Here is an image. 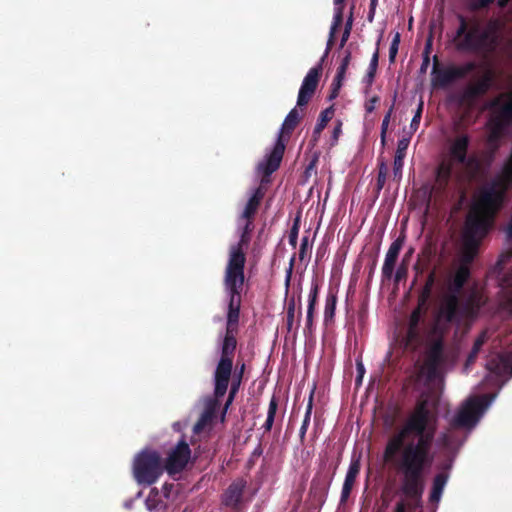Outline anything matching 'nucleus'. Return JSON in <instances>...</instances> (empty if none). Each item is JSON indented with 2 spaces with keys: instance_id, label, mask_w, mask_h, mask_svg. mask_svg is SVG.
I'll return each instance as SVG.
<instances>
[{
  "instance_id": "1",
  "label": "nucleus",
  "mask_w": 512,
  "mask_h": 512,
  "mask_svg": "<svg viewBox=\"0 0 512 512\" xmlns=\"http://www.w3.org/2000/svg\"><path fill=\"white\" fill-rule=\"evenodd\" d=\"M485 303L477 290L459 300L451 294L441 303L435 320L427 323L421 306L409 319L404 338L407 348L424 346L425 356L415 366L412 385L419 392V403L402 427L388 441L384 459L401 475L399 500L395 512H413L419 505L424 489V473L433 461L431 446L436 431L432 408L438 399L441 372L445 360L443 337L447 326L467 328Z\"/></svg>"
},
{
  "instance_id": "2",
  "label": "nucleus",
  "mask_w": 512,
  "mask_h": 512,
  "mask_svg": "<svg viewBox=\"0 0 512 512\" xmlns=\"http://www.w3.org/2000/svg\"><path fill=\"white\" fill-rule=\"evenodd\" d=\"M495 397L496 394L470 396L451 418L450 427L438 438L437 446L444 451L448 461L444 464L443 470L437 473L434 478L430 494L432 503H439L449 478L447 470L451 467L455 453L466 438L461 430H472Z\"/></svg>"
},
{
  "instance_id": "3",
  "label": "nucleus",
  "mask_w": 512,
  "mask_h": 512,
  "mask_svg": "<svg viewBox=\"0 0 512 512\" xmlns=\"http://www.w3.org/2000/svg\"><path fill=\"white\" fill-rule=\"evenodd\" d=\"M506 235L512 245V226H507ZM496 270L501 287L500 309L512 314V253L501 257ZM488 374L482 386L484 388L501 387L506 376H512V351L508 355H491L486 364Z\"/></svg>"
},
{
  "instance_id": "4",
  "label": "nucleus",
  "mask_w": 512,
  "mask_h": 512,
  "mask_svg": "<svg viewBox=\"0 0 512 512\" xmlns=\"http://www.w3.org/2000/svg\"><path fill=\"white\" fill-rule=\"evenodd\" d=\"M244 263L245 256L241 245L233 246L230 249L229 261L226 267L224 285L229 296L226 335L222 343L221 358H232L236 348L234 336L239 318L241 303V292L244 285Z\"/></svg>"
},
{
  "instance_id": "5",
  "label": "nucleus",
  "mask_w": 512,
  "mask_h": 512,
  "mask_svg": "<svg viewBox=\"0 0 512 512\" xmlns=\"http://www.w3.org/2000/svg\"><path fill=\"white\" fill-rule=\"evenodd\" d=\"M512 189V152L501 172L475 194L467 212L465 224H489L504 200L505 193Z\"/></svg>"
},
{
  "instance_id": "6",
  "label": "nucleus",
  "mask_w": 512,
  "mask_h": 512,
  "mask_svg": "<svg viewBox=\"0 0 512 512\" xmlns=\"http://www.w3.org/2000/svg\"><path fill=\"white\" fill-rule=\"evenodd\" d=\"M459 19L460 25L454 38L455 46L459 51L476 53L483 57H488L496 51L500 43L499 20L492 19L481 29L477 25L469 28L462 16Z\"/></svg>"
},
{
  "instance_id": "7",
  "label": "nucleus",
  "mask_w": 512,
  "mask_h": 512,
  "mask_svg": "<svg viewBox=\"0 0 512 512\" xmlns=\"http://www.w3.org/2000/svg\"><path fill=\"white\" fill-rule=\"evenodd\" d=\"M285 145L278 137L273 149L265 155L262 161L257 165V170L263 175L260 185L257 188L251 189L248 193V199L240 212V219L249 224L256 214L259 205L266 193V184L269 182L268 177L278 169L283 158Z\"/></svg>"
},
{
  "instance_id": "8",
  "label": "nucleus",
  "mask_w": 512,
  "mask_h": 512,
  "mask_svg": "<svg viewBox=\"0 0 512 512\" xmlns=\"http://www.w3.org/2000/svg\"><path fill=\"white\" fill-rule=\"evenodd\" d=\"M489 226H463L460 236V260L451 286L458 292L469 276V264L478 253L481 241L487 236Z\"/></svg>"
},
{
  "instance_id": "9",
  "label": "nucleus",
  "mask_w": 512,
  "mask_h": 512,
  "mask_svg": "<svg viewBox=\"0 0 512 512\" xmlns=\"http://www.w3.org/2000/svg\"><path fill=\"white\" fill-rule=\"evenodd\" d=\"M232 358H221L215 370V396L220 398L227 391L229 379L232 372ZM219 408L218 399H206L204 402V410L199 421L194 426V433L199 435L210 428L216 411Z\"/></svg>"
},
{
  "instance_id": "10",
  "label": "nucleus",
  "mask_w": 512,
  "mask_h": 512,
  "mask_svg": "<svg viewBox=\"0 0 512 512\" xmlns=\"http://www.w3.org/2000/svg\"><path fill=\"white\" fill-rule=\"evenodd\" d=\"M160 455L153 450H143L134 459L133 475L139 484L151 485L163 473Z\"/></svg>"
},
{
  "instance_id": "11",
  "label": "nucleus",
  "mask_w": 512,
  "mask_h": 512,
  "mask_svg": "<svg viewBox=\"0 0 512 512\" xmlns=\"http://www.w3.org/2000/svg\"><path fill=\"white\" fill-rule=\"evenodd\" d=\"M469 145V137L461 134L455 137L450 143L449 147V161L442 162L437 170V183L443 186L454 174V165L467 167L469 162L467 160V149Z\"/></svg>"
},
{
  "instance_id": "12",
  "label": "nucleus",
  "mask_w": 512,
  "mask_h": 512,
  "mask_svg": "<svg viewBox=\"0 0 512 512\" xmlns=\"http://www.w3.org/2000/svg\"><path fill=\"white\" fill-rule=\"evenodd\" d=\"M190 459L191 451L189 445L181 440L177 446L169 452L164 469L169 475H175L187 466Z\"/></svg>"
},
{
  "instance_id": "13",
  "label": "nucleus",
  "mask_w": 512,
  "mask_h": 512,
  "mask_svg": "<svg viewBox=\"0 0 512 512\" xmlns=\"http://www.w3.org/2000/svg\"><path fill=\"white\" fill-rule=\"evenodd\" d=\"M322 72V65L319 63L317 66L311 68L307 75L304 77L300 87L297 99V106H305L308 104L318 86L319 78Z\"/></svg>"
},
{
  "instance_id": "14",
  "label": "nucleus",
  "mask_w": 512,
  "mask_h": 512,
  "mask_svg": "<svg viewBox=\"0 0 512 512\" xmlns=\"http://www.w3.org/2000/svg\"><path fill=\"white\" fill-rule=\"evenodd\" d=\"M502 101V96H500L492 102L494 110L499 109V116L497 117L496 127L491 133V141L497 139L501 129L512 120V101H505L503 103Z\"/></svg>"
},
{
  "instance_id": "15",
  "label": "nucleus",
  "mask_w": 512,
  "mask_h": 512,
  "mask_svg": "<svg viewBox=\"0 0 512 512\" xmlns=\"http://www.w3.org/2000/svg\"><path fill=\"white\" fill-rule=\"evenodd\" d=\"M405 240V230L402 229L398 238L391 244L388 249V252L385 257V261L382 267L383 274L386 276H391L396 260L398 258L399 252L403 246Z\"/></svg>"
},
{
  "instance_id": "16",
  "label": "nucleus",
  "mask_w": 512,
  "mask_h": 512,
  "mask_svg": "<svg viewBox=\"0 0 512 512\" xmlns=\"http://www.w3.org/2000/svg\"><path fill=\"white\" fill-rule=\"evenodd\" d=\"M360 468V456H353L342 487L341 502H345L348 499L356 478L359 475Z\"/></svg>"
},
{
  "instance_id": "17",
  "label": "nucleus",
  "mask_w": 512,
  "mask_h": 512,
  "mask_svg": "<svg viewBox=\"0 0 512 512\" xmlns=\"http://www.w3.org/2000/svg\"><path fill=\"white\" fill-rule=\"evenodd\" d=\"M410 138L403 137L398 141L397 144V150L394 157V163H393V173L394 177L397 180L401 179L402 176V169L404 165V158L406 155V150L409 146Z\"/></svg>"
},
{
  "instance_id": "18",
  "label": "nucleus",
  "mask_w": 512,
  "mask_h": 512,
  "mask_svg": "<svg viewBox=\"0 0 512 512\" xmlns=\"http://www.w3.org/2000/svg\"><path fill=\"white\" fill-rule=\"evenodd\" d=\"M334 1V16L333 21L330 27V33H329V39L327 42V49L325 55L328 53V50L330 49L335 33L337 29L340 27L343 21V10H344V0H333Z\"/></svg>"
},
{
  "instance_id": "19",
  "label": "nucleus",
  "mask_w": 512,
  "mask_h": 512,
  "mask_svg": "<svg viewBox=\"0 0 512 512\" xmlns=\"http://www.w3.org/2000/svg\"><path fill=\"white\" fill-rule=\"evenodd\" d=\"M433 84L435 86L445 87L457 80L453 67L437 68L434 66L432 71Z\"/></svg>"
},
{
  "instance_id": "20",
  "label": "nucleus",
  "mask_w": 512,
  "mask_h": 512,
  "mask_svg": "<svg viewBox=\"0 0 512 512\" xmlns=\"http://www.w3.org/2000/svg\"><path fill=\"white\" fill-rule=\"evenodd\" d=\"M245 482L243 480H237L232 483L224 494L223 501L227 506H236L242 496Z\"/></svg>"
},
{
  "instance_id": "21",
  "label": "nucleus",
  "mask_w": 512,
  "mask_h": 512,
  "mask_svg": "<svg viewBox=\"0 0 512 512\" xmlns=\"http://www.w3.org/2000/svg\"><path fill=\"white\" fill-rule=\"evenodd\" d=\"M493 82V75L491 71L485 72L474 84L471 85L470 90L473 96H480L485 94L491 87Z\"/></svg>"
},
{
  "instance_id": "22",
  "label": "nucleus",
  "mask_w": 512,
  "mask_h": 512,
  "mask_svg": "<svg viewBox=\"0 0 512 512\" xmlns=\"http://www.w3.org/2000/svg\"><path fill=\"white\" fill-rule=\"evenodd\" d=\"M145 503L147 509L151 512H160L166 506V502L162 499V496L156 489H152L150 491Z\"/></svg>"
},
{
  "instance_id": "23",
  "label": "nucleus",
  "mask_w": 512,
  "mask_h": 512,
  "mask_svg": "<svg viewBox=\"0 0 512 512\" xmlns=\"http://www.w3.org/2000/svg\"><path fill=\"white\" fill-rule=\"evenodd\" d=\"M489 337V332L483 331L475 340L472 351L468 355L467 362H466V369L474 362V360L477 357L478 352L480 351L482 345L487 341Z\"/></svg>"
},
{
  "instance_id": "24",
  "label": "nucleus",
  "mask_w": 512,
  "mask_h": 512,
  "mask_svg": "<svg viewBox=\"0 0 512 512\" xmlns=\"http://www.w3.org/2000/svg\"><path fill=\"white\" fill-rule=\"evenodd\" d=\"M510 0H470L469 8L472 11H480L488 8L492 3L496 2L498 7L504 8Z\"/></svg>"
},
{
  "instance_id": "25",
  "label": "nucleus",
  "mask_w": 512,
  "mask_h": 512,
  "mask_svg": "<svg viewBox=\"0 0 512 512\" xmlns=\"http://www.w3.org/2000/svg\"><path fill=\"white\" fill-rule=\"evenodd\" d=\"M300 119V113L296 108L292 109L289 114L286 116L284 123L282 125V131L290 132L297 125Z\"/></svg>"
},
{
  "instance_id": "26",
  "label": "nucleus",
  "mask_w": 512,
  "mask_h": 512,
  "mask_svg": "<svg viewBox=\"0 0 512 512\" xmlns=\"http://www.w3.org/2000/svg\"><path fill=\"white\" fill-rule=\"evenodd\" d=\"M349 61H350V53H348L343 58L342 63L337 70V74H336V77H335L334 83H333V85H335V90L340 87V83H341L342 79L344 78L346 69L349 65Z\"/></svg>"
},
{
  "instance_id": "27",
  "label": "nucleus",
  "mask_w": 512,
  "mask_h": 512,
  "mask_svg": "<svg viewBox=\"0 0 512 512\" xmlns=\"http://www.w3.org/2000/svg\"><path fill=\"white\" fill-rule=\"evenodd\" d=\"M457 79L464 78L469 73L475 70L476 64L474 62H467L461 66H452Z\"/></svg>"
},
{
  "instance_id": "28",
  "label": "nucleus",
  "mask_w": 512,
  "mask_h": 512,
  "mask_svg": "<svg viewBox=\"0 0 512 512\" xmlns=\"http://www.w3.org/2000/svg\"><path fill=\"white\" fill-rule=\"evenodd\" d=\"M335 307H336V297L334 295H329L326 298V303H325V311H324L325 321H327L333 317Z\"/></svg>"
},
{
  "instance_id": "29",
  "label": "nucleus",
  "mask_w": 512,
  "mask_h": 512,
  "mask_svg": "<svg viewBox=\"0 0 512 512\" xmlns=\"http://www.w3.org/2000/svg\"><path fill=\"white\" fill-rule=\"evenodd\" d=\"M331 117H332V111L330 109L324 110L320 115V118H319L318 123L314 130V133H320L325 128L327 122L331 119Z\"/></svg>"
},
{
  "instance_id": "30",
  "label": "nucleus",
  "mask_w": 512,
  "mask_h": 512,
  "mask_svg": "<svg viewBox=\"0 0 512 512\" xmlns=\"http://www.w3.org/2000/svg\"><path fill=\"white\" fill-rule=\"evenodd\" d=\"M422 111H423V102L420 101L419 105H418V108L415 112V115L411 121V124H410V130H411V134L414 133L418 127H419V124H420V121H421V116H422Z\"/></svg>"
},
{
  "instance_id": "31",
  "label": "nucleus",
  "mask_w": 512,
  "mask_h": 512,
  "mask_svg": "<svg viewBox=\"0 0 512 512\" xmlns=\"http://www.w3.org/2000/svg\"><path fill=\"white\" fill-rule=\"evenodd\" d=\"M392 111H393V106L390 107L389 111L384 116V119H383L382 124H381V143H382V145H385L386 133H387V130H388V126H389V122H390V119H391Z\"/></svg>"
},
{
  "instance_id": "32",
  "label": "nucleus",
  "mask_w": 512,
  "mask_h": 512,
  "mask_svg": "<svg viewBox=\"0 0 512 512\" xmlns=\"http://www.w3.org/2000/svg\"><path fill=\"white\" fill-rule=\"evenodd\" d=\"M239 384H240V380H237V381H234L231 385V389H230V393H229V397L227 399V402L225 404V409H224V412H223V415L221 417V421L224 420V415H225V412L228 408V406L232 403L233 399H234V396L235 394L237 393L238 391V388H239Z\"/></svg>"
},
{
  "instance_id": "33",
  "label": "nucleus",
  "mask_w": 512,
  "mask_h": 512,
  "mask_svg": "<svg viewBox=\"0 0 512 512\" xmlns=\"http://www.w3.org/2000/svg\"><path fill=\"white\" fill-rule=\"evenodd\" d=\"M276 407H277V405H276L275 401L272 400L269 405L268 415H267V419L265 422V426L267 429H270L273 424L274 416L276 413Z\"/></svg>"
},
{
  "instance_id": "34",
  "label": "nucleus",
  "mask_w": 512,
  "mask_h": 512,
  "mask_svg": "<svg viewBox=\"0 0 512 512\" xmlns=\"http://www.w3.org/2000/svg\"><path fill=\"white\" fill-rule=\"evenodd\" d=\"M386 174H387V166L384 163H381V165L379 167V174H378V185L380 188H382L385 183Z\"/></svg>"
},
{
  "instance_id": "35",
  "label": "nucleus",
  "mask_w": 512,
  "mask_h": 512,
  "mask_svg": "<svg viewBox=\"0 0 512 512\" xmlns=\"http://www.w3.org/2000/svg\"><path fill=\"white\" fill-rule=\"evenodd\" d=\"M398 44H399V34H396L395 38L393 39L392 43H391V46H390V51H389V55H390V60L393 61L396 54H397V51H398Z\"/></svg>"
},
{
  "instance_id": "36",
  "label": "nucleus",
  "mask_w": 512,
  "mask_h": 512,
  "mask_svg": "<svg viewBox=\"0 0 512 512\" xmlns=\"http://www.w3.org/2000/svg\"><path fill=\"white\" fill-rule=\"evenodd\" d=\"M317 292H318V289L316 286L311 289V291L309 293V303H308L309 307L314 308L315 303H316Z\"/></svg>"
},
{
  "instance_id": "37",
  "label": "nucleus",
  "mask_w": 512,
  "mask_h": 512,
  "mask_svg": "<svg viewBox=\"0 0 512 512\" xmlns=\"http://www.w3.org/2000/svg\"><path fill=\"white\" fill-rule=\"evenodd\" d=\"M298 233H299V226H292V230L290 233V243L292 245L296 244Z\"/></svg>"
},
{
  "instance_id": "38",
  "label": "nucleus",
  "mask_w": 512,
  "mask_h": 512,
  "mask_svg": "<svg viewBox=\"0 0 512 512\" xmlns=\"http://www.w3.org/2000/svg\"><path fill=\"white\" fill-rule=\"evenodd\" d=\"M377 63H378V54H377V53H375V54L373 55V58H372L371 63H370V71H369V76H370V77H373V75H374V70H375V68H376V66H377Z\"/></svg>"
},
{
  "instance_id": "39",
  "label": "nucleus",
  "mask_w": 512,
  "mask_h": 512,
  "mask_svg": "<svg viewBox=\"0 0 512 512\" xmlns=\"http://www.w3.org/2000/svg\"><path fill=\"white\" fill-rule=\"evenodd\" d=\"M311 408H312V406H311V403H310L309 406H308V409H307L304 421H303L302 429H301L303 433L305 432L306 426H307V424H308V422L310 420Z\"/></svg>"
},
{
  "instance_id": "40",
  "label": "nucleus",
  "mask_w": 512,
  "mask_h": 512,
  "mask_svg": "<svg viewBox=\"0 0 512 512\" xmlns=\"http://www.w3.org/2000/svg\"><path fill=\"white\" fill-rule=\"evenodd\" d=\"M310 246L309 236L306 235L302 238L301 242V250L304 251L306 248Z\"/></svg>"
},
{
  "instance_id": "41",
  "label": "nucleus",
  "mask_w": 512,
  "mask_h": 512,
  "mask_svg": "<svg viewBox=\"0 0 512 512\" xmlns=\"http://www.w3.org/2000/svg\"><path fill=\"white\" fill-rule=\"evenodd\" d=\"M376 101H377V98H373L370 100L369 103L366 104L367 112H372L374 110Z\"/></svg>"
},
{
  "instance_id": "42",
  "label": "nucleus",
  "mask_w": 512,
  "mask_h": 512,
  "mask_svg": "<svg viewBox=\"0 0 512 512\" xmlns=\"http://www.w3.org/2000/svg\"><path fill=\"white\" fill-rule=\"evenodd\" d=\"M173 488V484L165 483L163 486V494L165 498L169 497V491Z\"/></svg>"
},
{
  "instance_id": "43",
  "label": "nucleus",
  "mask_w": 512,
  "mask_h": 512,
  "mask_svg": "<svg viewBox=\"0 0 512 512\" xmlns=\"http://www.w3.org/2000/svg\"><path fill=\"white\" fill-rule=\"evenodd\" d=\"M352 24H353V17H352V12H351L350 16L348 17L347 22L345 24V30L351 31Z\"/></svg>"
},
{
  "instance_id": "44",
  "label": "nucleus",
  "mask_w": 512,
  "mask_h": 512,
  "mask_svg": "<svg viewBox=\"0 0 512 512\" xmlns=\"http://www.w3.org/2000/svg\"><path fill=\"white\" fill-rule=\"evenodd\" d=\"M350 32L351 31H348V30H345L344 29V32H343V35H342V39H341V46H344V44L347 42L349 36H350Z\"/></svg>"
},
{
  "instance_id": "45",
  "label": "nucleus",
  "mask_w": 512,
  "mask_h": 512,
  "mask_svg": "<svg viewBox=\"0 0 512 512\" xmlns=\"http://www.w3.org/2000/svg\"><path fill=\"white\" fill-rule=\"evenodd\" d=\"M313 310H314V308H313V307H309V306H308V310H307V324H308V325H310V324H311V322H312Z\"/></svg>"
},
{
  "instance_id": "46",
  "label": "nucleus",
  "mask_w": 512,
  "mask_h": 512,
  "mask_svg": "<svg viewBox=\"0 0 512 512\" xmlns=\"http://www.w3.org/2000/svg\"><path fill=\"white\" fill-rule=\"evenodd\" d=\"M341 133V124L339 123L335 128H334V131H333V138L335 140L338 139L339 135Z\"/></svg>"
},
{
  "instance_id": "47",
  "label": "nucleus",
  "mask_w": 512,
  "mask_h": 512,
  "mask_svg": "<svg viewBox=\"0 0 512 512\" xmlns=\"http://www.w3.org/2000/svg\"><path fill=\"white\" fill-rule=\"evenodd\" d=\"M358 369H359V372H363V366L362 365H358Z\"/></svg>"
},
{
  "instance_id": "48",
  "label": "nucleus",
  "mask_w": 512,
  "mask_h": 512,
  "mask_svg": "<svg viewBox=\"0 0 512 512\" xmlns=\"http://www.w3.org/2000/svg\"><path fill=\"white\" fill-rule=\"evenodd\" d=\"M377 0H371V6L373 7L376 4Z\"/></svg>"
},
{
  "instance_id": "49",
  "label": "nucleus",
  "mask_w": 512,
  "mask_h": 512,
  "mask_svg": "<svg viewBox=\"0 0 512 512\" xmlns=\"http://www.w3.org/2000/svg\"><path fill=\"white\" fill-rule=\"evenodd\" d=\"M178 426H179V424H178V423L174 424V428H175V429H178Z\"/></svg>"
},
{
  "instance_id": "50",
  "label": "nucleus",
  "mask_w": 512,
  "mask_h": 512,
  "mask_svg": "<svg viewBox=\"0 0 512 512\" xmlns=\"http://www.w3.org/2000/svg\"><path fill=\"white\" fill-rule=\"evenodd\" d=\"M298 221H299V218L297 217V218L295 219L294 224H298Z\"/></svg>"
},
{
  "instance_id": "51",
  "label": "nucleus",
  "mask_w": 512,
  "mask_h": 512,
  "mask_svg": "<svg viewBox=\"0 0 512 512\" xmlns=\"http://www.w3.org/2000/svg\"><path fill=\"white\" fill-rule=\"evenodd\" d=\"M509 224H512V221Z\"/></svg>"
}]
</instances>
